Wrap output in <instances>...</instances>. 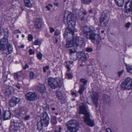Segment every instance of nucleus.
<instances>
[{"label":"nucleus","mask_w":132,"mask_h":132,"mask_svg":"<svg viewBox=\"0 0 132 132\" xmlns=\"http://www.w3.org/2000/svg\"><path fill=\"white\" fill-rule=\"evenodd\" d=\"M83 34L87 39H89L93 43L96 41L98 44L101 40L100 36L98 34H95L94 28L85 26L82 28Z\"/></svg>","instance_id":"1"},{"label":"nucleus","mask_w":132,"mask_h":132,"mask_svg":"<svg viewBox=\"0 0 132 132\" xmlns=\"http://www.w3.org/2000/svg\"><path fill=\"white\" fill-rule=\"evenodd\" d=\"M87 105L84 103H82L79 106V113L83 114L84 116L82 117L84 121L88 126L93 127L94 125V121L90 118V114L88 112Z\"/></svg>","instance_id":"2"},{"label":"nucleus","mask_w":132,"mask_h":132,"mask_svg":"<svg viewBox=\"0 0 132 132\" xmlns=\"http://www.w3.org/2000/svg\"><path fill=\"white\" fill-rule=\"evenodd\" d=\"M68 130L65 132H77L79 127V125L77 121L72 119L65 123Z\"/></svg>","instance_id":"3"},{"label":"nucleus","mask_w":132,"mask_h":132,"mask_svg":"<svg viewBox=\"0 0 132 132\" xmlns=\"http://www.w3.org/2000/svg\"><path fill=\"white\" fill-rule=\"evenodd\" d=\"M84 42L83 38L79 37H76L73 38L72 40H70L66 44L65 47L69 48L72 46L76 47L83 45Z\"/></svg>","instance_id":"4"},{"label":"nucleus","mask_w":132,"mask_h":132,"mask_svg":"<svg viewBox=\"0 0 132 132\" xmlns=\"http://www.w3.org/2000/svg\"><path fill=\"white\" fill-rule=\"evenodd\" d=\"M49 85L53 89H55L61 87L62 84L60 78L57 77L53 78L50 77L48 80Z\"/></svg>","instance_id":"5"},{"label":"nucleus","mask_w":132,"mask_h":132,"mask_svg":"<svg viewBox=\"0 0 132 132\" xmlns=\"http://www.w3.org/2000/svg\"><path fill=\"white\" fill-rule=\"evenodd\" d=\"M121 88L122 90L132 89V79L129 77L127 78L121 83Z\"/></svg>","instance_id":"6"},{"label":"nucleus","mask_w":132,"mask_h":132,"mask_svg":"<svg viewBox=\"0 0 132 132\" xmlns=\"http://www.w3.org/2000/svg\"><path fill=\"white\" fill-rule=\"evenodd\" d=\"M75 22H72L68 26L63 34L65 38H67L68 37V35H69V34H71L72 36H73L75 30Z\"/></svg>","instance_id":"7"},{"label":"nucleus","mask_w":132,"mask_h":132,"mask_svg":"<svg viewBox=\"0 0 132 132\" xmlns=\"http://www.w3.org/2000/svg\"><path fill=\"white\" fill-rule=\"evenodd\" d=\"M110 12L107 10H105L102 13L100 21L101 25L102 26H105L108 22V17L110 16Z\"/></svg>","instance_id":"8"},{"label":"nucleus","mask_w":132,"mask_h":132,"mask_svg":"<svg viewBox=\"0 0 132 132\" xmlns=\"http://www.w3.org/2000/svg\"><path fill=\"white\" fill-rule=\"evenodd\" d=\"M25 96L27 100L31 101L37 99V95L35 92H29L26 94Z\"/></svg>","instance_id":"9"},{"label":"nucleus","mask_w":132,"mask_h":132,"mask_svg":"<svg viewBox=\"0 0 132 132\" xmlns=\"http://www.w3.org/2000/svg\"><path fill=\"white\" fill-rule=\"evenodd\" d=\"M9 44L7 38L3 37L0 40V50L3 51Z\"/></svg>","instance_id":"10"},{"label":"nucleus","mask_w":132,"mask_h":132,"mask_svg":"<svg viewBox=\"0 0 132 132\" xmlns=\"http://www.w3.org/2000/svg\"><path fill=\"white\" fill-rule=\"evenodd\" d=\"M40 121L42 123H45L48 125L49 122V118L47 113L46 112H45L41 114Z\"/></svg>","instance_id":"11"},{"label":"nucleus","mask_w":132,"mask_h":132,"mask_svg":"<svg viewBox=\"0 0 132 132\" xmlns=\"http://www.w3.org/2000/svg\"><path fill=\"white\" fill-rule=\"evenodd\" d=\"M20 101V99L19 98L14 96L12 97L10 101V105L11 107H13L19 103Z\"/></svg>","instance_id":"12"},{"label":"nucleus","mask_w":132,"mask_h":132,"mask_svg":"<svg viewBox=\"0 0 132 132\" xmlns=\"http://www.w3.org/2000/svg\"><path fill=\"white\" fill-rule=\"evenodd\" d=\"M91 99L94 105L95 106L96 108L97 107L98 100V96L97 93L95 92H94L91 96Z\"/></svg>","instance_id":"13"},{"label":"nucleus","mask_w":132,"mask_h":132,"mask_svg":"<svg viewBox=\"0 0 132 132\" xmlns=\"http://www.w3.org/2000/svg\"><path fill=\"white\" fill-rule=\"evenodd\" d=\"M73 20V19L72 17V15L71 14H68L67 17H64L63 22L64 24L66 25L68 24V25L69 24H70L72 22H73L72 21Z\"/></svg>","instance_id":"14"},{"label":"nucleus","mask_w":132,"mask_h":132,"mask_svg":"<svg viewBox=\"0 0 132 132\" xmlns=\"http://www.w3.org/2000/svg\"><path fill=\"white\" fill-rule=\"evenodd\" d=\"M3 53L6 55H8L12 53L13 51V48L12 45L9 44L7 47L3 51Z\"/></svg>","instance_id":"15"},{"label":"nucleus","mask_w":132,"mask_h":132,"mask_svg":"<svg viewBox=\"0 0 132 132\" xmlns=\"http://www.w3.org/2000/svg\"><path fill=\"white\" fill-rule=\"evenodd\" d=\"M14 92V89L11 86H7L5 92V94L9 96Z\"/></svg>","instance_id":"16"},{"label":"nucleus","mask_w":132,"mask_h":132,"mask_svg":"<svg viewBox=\"0 0 132 132\" xmlns=\"http://www.w3.org/2000/svg\"><path fill=\"white\" fill-rule=\"evenodd\" d=\"M3 117L5 120L9 119L11 117V113L10 111H7L3 112Z\"/></svg>","instance_id":"17"},{"label":"nucleus","mask_w":132,"mask_h":132,"mask_svg":"<svg viewBox=\"0 0 132 132\" xmlns=\"http://www.w3.org/2000/svg\"><path fill=\"white\" fill-rule=\"evenodd\" d=\"M37 126V128L39 131L41 130H42L43 127H47L48 125L45 124V123H42V122L40 121V122H37L36 124Z\"/></svg>","instance_id":"18"},{"label":"nucleus","mask_w":132,"mask_h":132,"mask_svg":"<svg viewBox=\"0 0 132 132\" xmlns=\"http://www.w3.org/2000/svg\"><path fill=\"white\" fill-rule=\"evenodd\" d=\"M42 26V21L41 20L39 19H37L35 23V27L37 29H39L41 28Z\"/></svg>","instance_id":"19"},{"label":"nucleus","mask_w":132,"mask_h":132,"mask_svg":"<svg viewBox=\"0 0 132 132\" xmlns=\"http://www.w3.org/2000/svg\"><path fill=\"white\" fill-rule=\"evenodd\" d=\"M103 99L104 103L109 104L110 102V98L108 95H103Z\"/></svg>","instance_id":"20"},{"label":"nucleus","mask_w":132,"mask_h":132,"mask_svg":"<svg viewBox=\"0 0 132 132\" xmlns=\"http://www.w3.org/2000/svg\"><path fill=\"white\" fill-rule=\"evenodd\" d=\"M38 89L40 92H43L45 91V88L43 84H39L38 85Z\"/></svg>","instance_id":"21"},{"label":"nucleus","mask_w":132,"mask_h":132,"mask_svg":"<svg viewBox=\"0 0 132 132\" xmlns=\"http://www.w3.org/2000/svg\"><path fill=\"white\" fill-rule=\"evenodd\" d=\"M24 2L26 7L29 8H31L32 7V5L31 3L30 0H24Z\"/></svg>","instance_id":"22"},{"label":"nucleus","mask_w":132,"mask_h":132,"mask_svg":"<svg viewBox=\"0 0 132 132\" xmlns=\"http://www.w3.org/2000/svg\"><path fill=\"white\" fill-rule=\"evenodd\" d=\"M86 60V58L84 57H82L80 58L78 61L79 64H80V65L81 66H83L85 64V62Z\"/></svg>","instance_id":"23"},{"label":"nucleus","mask_w":132,"mask_h":132,"mask_svg":"<svg viewBox=\"0 0 132 132\" xmlns=\"http://www.w3.org/2000/svg\"><path fill=\"white\" fill-rule=\"evenodd\" d=\"M19 111L21 118H23V116L26 115V109L25 108H20Z\"/></svg>","instance_id":"24"},{"label":"nucleus","mask_w":132,"mask_h":132,"mask_svg":"<svg viewBox=\"0 0 132 132\" xmlns=\"http://www.w3.org/2000/svg\"><path fill=\"white\" fill-rule=\"evenodd\" d=\"M117 5L119 7L123 6L124 3V0H114Z\"/></svg>","instance_id":"25"},{"label":"nucleus","mask_w":132,"mask_h":132,"mask_svg":"<svg viewBox=\"0 0 132 132\" xmlns=\"http://www.w3.org/2000/svg\"><path fill=\"white\" fill-rule=\"evenodd\" d=\"M87 72L89 75H92L94 72V71L92 66H89L87 68Z\"/></svg>","instance_id":"26"},{"label":"nucleus","mask_w":132,"mask_h":132,"mask_svg":"<svg viewBox=\"0 0 132 132\" xmlns=\"http://www.w3.org/2000/svg\"><path fill=\"white\" fill-rule=\"evenodd\" d=\"M56 92L57 96L58 98L60 100H62L63 98V96L61 92L57 90Z\"/></svg>","instance_id":"27"},{"label":"nucleus","mask_w":132,"mask_h":132,"mask_svg":"<svg viewBox=\"0 0 132 132\" xmlns=\"http://www.w3.org/2000/svg\"><path fill=\"white\" fill-rule=\"evenodd\" d=\"M51 122L52 125H55L57 123L56 118L55 116H53L51 117Z\"/></svg>","instance_id":"28"},{"label":"nucleus","mask_w":132,"mask_h":132,"mask_svg":"<svg viewBox=\"0 0 132 132\" xmlns=\"http://www.w3.org/2000/svg\"><path fill=\"white\" fill-rule=\"evenodd\" d=\"M128 5L129 7V10H131L132 13V0L131 1H127V3L126 5V7H127V6Z\"/></svg>","instance_id":"29"},{"label":"nucleus","mask_w":132,"mask_h":132,"mask_svg":"<svg viewBox=\"0 0 132 132\" xmlns=\"http://www.w3.org/2000/svg\"><path fill=\"white\" fill-rule=\"evenodd\" d=\"M85 88L84 86L81 85L80 87V89L79 90V92L80 95L82 94Z\"/></svg>","instance_id":"30"},{"label":"nucleus","mask_w":132,"mask_h":132,"mask_svg":"<svg viewBox=\"0 0 132 132\" xmlns=\"http://www.w3.org/2000/svg\"><path fill=\"white\" fill-rule=\"evenodd\" d=\"M126 68L128 72L132 74V65H127L126 66Z\"/></svg>","instance_id":"31"},{"label":"nucleus","mask_w":132,"mask_h":132,"mask_svg":"<svg viewBox=\"0 0 132 132\" xmlns=\"http://www.w3.org/2000/svg\"><path fill=\"white\" fill-rule=\"evenodd\" d=\"M23 124L22 122H19L18 123H15L14 124V126L15 127L17 128V129H18Z\"/></svg>","instance_id":"32"},{"label":"nucleus","mask_w":132,"mask_h":132,"mask_svg":"<svg viewBox=\"0 0 132 132\" xmlns=\"http://www.w3.org/2000/svg\"><path fill=\"white\" fill-rule=\"evenodd\" d=\"M14 78L15 80H18L20 77V73H15L14 74Z\"/></svg>","instance_id":"33"},{"label":"nucleus","mask_w":132,"mask_h":132,"mask_svg":"<svg viewBox=\"0 0 132 132\" xmlns=\"http://www.w3.org/2000/svg\"><path fill=\"white\" fill-rule=\"evenodd\" d=\"M78 46H76L74 47V51H73L71 49H70L69 50L70 54L71 55L72 54L74 53L75 52H77L76 51L77 48Z\"/></svg>","instance_id":"34"},{"label":"nucleus","mask_w":132,"mask_h":132,"mask_svg":"<svg viewBox=\"0 0 132 132\" xmlns=\"http://www.w3.org/2000/svg\"><path fill=\"white\" fill-rule=\"evenodd\" d=\"M92 0H81V2L83 4H88L90 3Z\"/></svg>","instance_id":"35"},{"label":"nucleus","mask_w":132,"mask_h":132,"mask_svg":"<svg viewBox=\"0 0 132 132\" xmlns=\"http://www.w3.org/2000/svg\"><path fill=\"white\" fill-rule=\"evenodd\" d=\"M14 114L16 117H18L19 119H21V116H20L21 115L20 112V111L19 112H18V111H17L16 110Z\"/></svg>","instance_id":"36"},{"label":"nucleus","mask_w":132,"mask_h":132,"mask_svg":"<svg viewBox=\"0 0 132 132\" xmlns=\"http://www.w3.org/2000/svg\"><path fill=\"white\" fill-rule=\"evenodd\" d=\"M37 56L38 59L39 60H41L42 59V54L41 52H39L38 53H37Z\"/></svg>","instance_id":"37"},{"label":"nucleus","mask_w":132,"mask_h":132,"mask_svg":"<svg viewBox=\"0 0 132 132\" xmlns=\"http://www.w3.org/2000/svg\"><path fill=\"white\" fill-rule=\"evenodd\" d=\"M4 35L5 36L7 37L9 36L8 31L7 28L3 30Z\"/></svg>","instance_id":"38"},{"label":"nucleus","mask_w":132,"mask_h":132,"mask_svg":"<svg viewBox=\"0 0 132 132\" xmlns=\"http://www.w3.org/2000/svg\"><path fill=\"white\" fill-rule=\"evenodd\" d=\"M30 117V116L28 115L27 116H24L23 118H21V119H23L25 120H27L29 119Z\"/></svg>","instance_id":"39"},{"label":"nucleus","mask_w":132,"mask_h":132,"mask_svg":"<svg viewBox=\"0 0 132 132\" xmlns=\"http://www.w3.org/2000/svg\"><path fill=\"white\" fill-rule=\"evenodd\" d=\"M80 81L83 84V86H84L86 84L87 81L85 79H83V78H82L80 79Z\"/></svg>","instance_id":"40"},{"label":"nucleus","mask_w":132,"mask_h":132,"mask_svg":"<svg viewBox=\"0 0 132 132\" xmlns=\"http://www.w3.org/2000/svg\"><path fill=\"white\" fill-rule=\"evenodd\" d=\"M66 76L67 78L69 79H70L72 77V75L69 73H66Z\"/></svg>","instance_id":"41"},{"label":"nucleus","mask_w":132,"mask_h":132,"mask_svg":"<svg viewBox=\"0 0 132 132\" xmlns=\"http://www.w3.org/2000/svg\"><path fill=\"white\" fill-rule=\"evenodd\" d=\"M40 44V41L38 40H35L34 43V44L35 45H38Z\"/></svg>","instance_id":"42"},{"label":"nucleus","mask_w":132,"mask_h":132,"mask_svg":"<svg viewBox=\"0 0 132 132\" xmlns=\"http://www.w3.org/2000/svg\"><path fill=\"white\" fill-rule=\"evenodd\" d=\"M127 3V2L125 4V9L126 10V11L127 12H128L131 11V10H129V9H128L129 8V7L128 5H127V7H126V5Z\"/></svg>","instance_id":"43"},{"label":"nucleus","mask_w":132,"mask_h":132,"mask_svg":"<svg viewBox=\"0 0 132 132\" xmlns=\"http://www.w3.org/2000/svg\"><path fill=\"white\" fill-rule=\"evenodd\" d=\"M33 38V37L32 35L31 34H29L28 35V40L29 41H31Z\"/></svg>","instance_id":"44"},{"label":"nucleus","mask_w":132,"mask_h":132,"mask_svg":"<svg viewBox=\"0 0 132 132\" xmlns=\"http://www.w3.org/2000/svg\"><path fill=\"white\" fill-rule=\"evenodd\" d=\"M60 31L59 30H56L54 32V35L56 36H58L60 34Z\"/></svg>","instance_id":"45"},{"label":"nucleus","mask_w":132,"mask_h":132,"mask_svg":"<svg viewBox=\"0 0 132 132\" xmlns=\"http://www.w3.org/2000/svg\"><path fill=\"white\" fill-rule=\"evenodd\" d=\"M130 23L129 22H128L125 24V27L127 28H129L130 27Z\"/></svg>","instance_id":"46"},{"label":"nucleus","mask_w":132,"mask_h":132,"mask_svg":"<svg viewBox=\"0 0 132 132\" xmlns=\"http://www.w3.org/2000/svg\"><path fill=\"white\" fill-rule=\"evenodd\" d=\"M86 51L87 52H90L92 51L93 49L91 48H86Z\"/></svg>","instance_id":"47"},{"label":"nucleus","mask_w":132,"mask_h":132,"mask_svg":"<svg viewBox=\"0 0 132 132\" xmlns=\"http://www.w3.org/2000/svg\"><path fill=\"white\" fill-rule=\"evenodd\" d=\"M29 51V54L30 55H31L32 54H34L35 53V52L34 51H33L31 49H30Z\"/></svg>","instance_id":"48"},{"label":"nucleus","mask_w":132,"mask_h":132,"mask_svg":"<svg viewBox=\"0 0 132 132\" xmlns=\"http://www.w3.org/2000/svg\"><path fill=\"white\" fill-rule=\"evenodd\" d=\"M34 73L32 72H31L30 73V77L31 79H32L34 77Z\"/></svg>","instance_id":"49"},{"label":"nucleus","mask_w":132,"mask_h":132,"mask_svg":"<svg viewBox=\"0 0 132 132\" xmlns=\"http://www.w3.org/2000/svg\"><path fill=\"white\" fill-rule=\"evenodd\" d=\"M49 29L50 30V32L51 33H52L55 31L54 29L53 28H52L51 27H50L49 28Z\"/></svg>","instance_id":"50"},{"label":"nucleus","mask_w":132,"mask_h":132,"mask_svg":"<svg viewBox=\"0 0 132 132\" xmlns=\"http://www.w3.org/2000/svg\"><path fill=\"white\" fill-rule=\"evenodd\" d=\"M44 109L46 111L48 110H49L48 106V105H46L45 107H44Z\"/></svg>","instance_id":"51"},{"label":"nucleus","mask_w":132,"mask_h":132,"mask_svg":"<svg viewBox=\"0 0 132 132\" xmlns=\"http://www.w3.org/2000/svg\"><path fill=\"white\" fill-rule=\"evenodd\" d=\"M105 132H112L109 128H107Z\"/></svg>","instance_id":"52"},{"label":"nucleus","mask_w":132,"mask_h":132,"mask_svg":"<svg viewBox=\"0 0 132 132\" xmlns=\"http://www.w3.org/2000/svg\"><path fill=\"white\" fill-rule=\"evenodd\" d=\"M124 71L123 70H122L121 71H119L118 72V75H119V77H120V75Z\"/></svg>","instance_id":"53"},{"label":"nucleus","mask_w":132,"mask_h":132,"mask_svg":"<svg viewBox=\"0 0 132 132\" xmlns=\"http://www.w3.org/2000/svg\"><path fill=\"white\" fill-rule=\"evenodd\" d=\"M14 34H16V33H21V32L19 30H15L14 31Z\"/></svg>","instance_id":"54"},{"label":"nucleus","mask_w":132,"mask_h":132,"mask_svg":"<svg viewBox=\"0 0 132 132\" xmlns=\"http://www.w3.org/2000/svg\"><path fill=\"white\" fill-rule=\"evenodd\" d=\"M85 17L84 16H82L80 18V20L81 21H83L85 20Z\"/></svg>","instance_id":"55"},{"label":"nucleus","mask_w":132,"mask_h":132,"mask_svg":"<svg viewBox=\"0 0 132 132\" xmlns=\"http://www.w3.org/2000/svg\"><path fill=\"white\" fill-rule=\"evenodd\" d=\"M28 65L27 64H25V66L23 67V68L24 70H25L27 68H28Z\"/></svg>","instance_id":"56"},{"label":"nucleus","mask_w":132,"mask_h":132,"mask_svg":"<svg viewBox=\"0 0 132 132\" xmlns=\"http://www.w3.org/2000/svg\"><path fill=\"white\" fill-rule=\"evenodd\" d=\"M67 68L68 69L67 71H69L70 70V67L69 65H67L66 66Z\"/></svg>","instance_id":"57"},{"label":"nucleus","mask_w":132,"mask_h":132,"mask_svg":"<svg viewBox=\"0 0 132 132\" xmlns=\"http://www.w3.org/2000/svg\"><path fill=\"white\" fill-rule=\"evenodd\" d=\"M14 124L16 123H18L19 122H21L19 120L18 121H17V120H15L14 121Z\"/></svg>","instance_id":"58"},{"label":"nucleus","mask_w":132,"mask_h":132,"mask_svg":"<svg viewBox=\"0 0 132 132\" xmlns=\"http://www.w3.org/2000/svg\"><path fill=\"white\" fill-rule=\"evenodd\" d=\"M82 13L84 15H86L87 14V13L86 11H84L82 12Z\"/></svg>","instance_id":"59"},{"label":"nucleus","mask_w":132,"mask_h":132,"mask_svg":"<svg viewBox=\"0 0 132 132\" xmlns=\"http://www.w3.org/2000/svg\"><path fill=\"white\" fill-rule=\"evenodd\" d=\"M54 4L55 5L57 6L59 5V3H54Z\"/></svg>","instance_id":"60"},{"label":"nucleus","mask_w":132,"mask_h":132,"mask_svg":"<svg viewBox=\"0 0 132 132\" xmlns=\"http://www.w3.org/2000/svg\"><path fill=\"white\" fill-rule=\"evenodd\" d=\"M16 87L18 89H20V87L18 85H16Z\"/></svg>","instance_id":"61"},{"label":"nucleus","mask_w":132,"mask_h":132,"mask_svg":"<svg viewBox=\"0 0 132 132\" xmlns=\"http://www.w3.org/2000/svg\"><path fill=\"white\" fill-rule=\"evenodd\" d=\"M44 68H45V69H48L49 68V67L48 66H46L45 67H44Z\"/></svg>","instance_id":"62"},{"label":"nucleus","mask_w":132,"mask_h":132,"mask_svg":"<svg viewBox=\"0 0 132 132\" xmlns=\"http://www.w3.org/2000/svg\"><path fill=\"white\" fill-rule=\"evenodd\" d=\"M71 94L72 95H76V93L74 92H72Z\"/></svg>","instance_id":"63"},{"label":"nucleus","mask_w":132,"mask_h":132,"mask_svg":"<svg viewBox=\"0 0 132 132\" xmlns=\"http://www.w3.org/2000/svg\"><path fill=\"white\" fill-rule=\"evenodd\" d=\"M46 8L48 10H50V8L48 6H46Z\"/></svg>","instance_id":"64"}]
</instances>
